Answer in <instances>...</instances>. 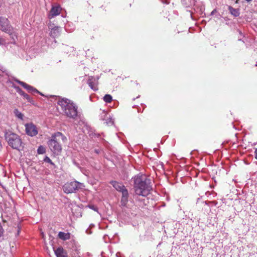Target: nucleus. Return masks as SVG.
<instances>
[{"label":"nucleus","mask_w":257,"mask_h":257,"mask_svg":"<svg viewBox=\"0 0 257 257\" xmlns=\"http://www.w3.org/2000/svg\"><path fill=\"white\" fill-rule=\"evenodd\" d=\"M151 181L146 176H137L134 180V188L137 195L147 196L152 190Z\"/></svg>","instance_id":"f257e3e1"},{"label":"nucleus","mask_w":257,"mask_h":257,"mask_svg":"<svg viewBox=\"0 0 257 257\" xmlns=\"http://www.w3.org/2000/svg\"><path fill=\"white\" fill-rule=\"evenodd\" d=\"M67 141L66 137L60 132L53 134L51 139L48 142V146L51 151L55 154L59 155L62 150V144Z\"/></svg>","instance_id":"f03ea898"},{"label":"nucleus","mask_w":257,"mask_h":257,"mask_svg":"<svg viewBox=\"0 0 257 257\" xmlns=\"http://www.w3.org/2000/svg\"><path fill=\"white\" fill-rule=\"evenodd\" d=\"M58 104L67 116L74 118L77 116V106L70 100L62 99L59 100Z\"/></svg>","instance_id":"7ed1b4c3"},{"label":"nucleus","mask_w":257,"mask_h":257,"mask_svg":"<svg viewBox=\"0 0 257 257\" xmlns=\"http://www.w3.org/2000/svg\"><path fill=\"white\" fill-rule=\"evenodd\" d=\"M5 137L9 145L13 149L19 151L23 150L24 146L20 137L11 131L5 133Z\"/></svg>","instance_id":"20e7f679"},{"label":"nucleus","mask_w":257,"mask_h":257,"mask_svg":"<svg viewBox=\"0 0 257 257\" xmlns=\"http://www.w3.org/2000/svg\"><path fill=\"white\" fill-rule=\"evenodd\" d=\"M110 183L117 191L121 192V205L123 206H125L128 202V191L122 183L116 181H112Z\"/></svg>","instance_id":"39448f33"},{"label":"nucleus","mask_w":257,"mask_h":257,"mask_svg":"<svg viewBox=\"0 0 257 257\" xmlns=\"http://www.w3.org/2000/svg\"><path fill=\"white\" fill-rule=\"evenodd\" d=\"M82 183L74 181L70 182H67L63 186V190L65 193L69 194L78 190L84 187Z\"/></svg>","instance_id":"423d86ee"},{"label":"nucleus","mask_w":257,"mask_h":257,"mask_svg":"<svg viewBox=\"0 0 257 257\" xmlns=\"http://www.w3.org/2000/svg\"><path fill=\"white\" fill-rule=\"evenodd\" d=\"M0 30L10 35L13 34V29L10 26L9 21L7 18L0 17Z\"/></svg>","instance_id":"0eeeda50"},{"label":"nucleus","mask_w":257,"mask_h":257,"mask_svg":"<svg viewBox=\"0 0 257 257\" xmlns=\"http://www.w3.org/2000/svg\"><path fill=\"white\" fill-rule=\"evenodd\" d=\"M62 11V8L59 5L55 6H52L50 14L49 15V18L52 19L60 14Z\"/></svg>","instance_id":"6e6552de"},{"label":"nucleus","mask_w":257,"mask_h":257,"mask_svg":"<svg viewBox=\"0 0 257 257\" xmlns=\"http://www.w3.org/2000/svg\"><path fill=\"white\" fill-rule=\"evenodd\" d=\"M26 131L27 135L35 136L38 134V131L35 125L30 123L26 125Z\"/></svg>","instance_id":"1a4fd4ad"},{"label":"nucleus","mask_w":257,"mask_h":257,"mask_svg":"<svg viewBox=\"0 0 257 257\" xmlns=\"http://www.w3.org/2000/svg\"><path fill=\"white\" fill-rule=\"evenodd\" d=\"M19 84H20L22 86H23L24 88L27 89L28 92H37V93H40L38 90H37L36 88H34L33 86L29 85V84H27L26 83L19 81H18Z\"/></svg>","instance_id":"9d476101"},{"label":"nucleus","mask_w":257,"mask_h":257,"mask_svg":"<svg viewBox=\"0 0 257 257\" xmlns=\"http://www.w3.org/2000/svg\"><path fill=\"white\" fill-rule=\"evenodd\" d=\"M55 253L57 257H67L66 252L62 247H58L55 250Z\"/></svg>","instance_id":"9b49d317"},{"label":"nucleus","mask_w":257,"mask_h":257,"mask_svg":"<svg viewBox=\"0 0 257 257\" xmlns=\"http://www.w3.org/2000/svg\"><path fill=\"white\" fill-rule=\"evenodd\" d=\"M60 35V31L59 27L57 26H55L54 28H51V30L50 32L51 36L53 38L57 37Z\"/></svg>","instance_id":"f8f14e48"},{"label":"nucleus","mask_w":257,"mask_h":257,"mask_svg":"<svg viewBox=\"0 0 257 257\" xmlns=\"http://www.w3.org/2000/svg\"><path fill=\"white\" fill-rule=\"evenodd\" d=\"M58 237L63 240H66L70 239V233H65L64 232L60 231L58 233Z\"/></svg>","instance_id":"ddd939ff"},{"label":"nucleus","mask_w":257,"mask_h":257,"mask_svg":"<svg viewBox=\"0 0 257 257\" xmlns=\"http://www.w3.org/2000/svg\"><path fill=\"white\" fill-rule=\"evenodd\" d=\"M95 79L93 77H89L88 80V84L89 87L94 90H97V86L95 85Z\"/></svg>","instance_id":"4468645a"},{"label":"nucleus","mask_w":257,"mask_h":257,"mask_svg":"<svg viewBox=\"0 0 257 257\" xmlns=\"http://www.w3.org/2000/svg\"><path fill=\"white\" fill-rule=\"evenodd\" d=\"M228 10L229 12L234 17H238L239 15V10L232 7L231 6L228 7Z\"/></svg>","instance_id":"2eb2a0df"},{"label":"nucleus","mask_w":257,"mask_h":257,"mask_svg":"<svg viewBox=\"0 0 257 257\" xmlns=\"http://www.w3.org/2000/svg\"><path fill=\"white\" fill-rule=\"evenodd\" d=\"M103 100L106 103H110L112 100V97L110 94H105L103 97Z\"/></svg>","instance_id":"dca6fc26"},{"label":"nucleus","mask_w":257,"mask_h":257,"mask_svg":"<svg viewBox=\"0 0 257 257\" xmlns=\"http://www.w3.org/2000/svg\"><path fill=\"white\" fill-rule=\"evenodd\" d=\"M14 113L17 117H18L19 118H20L21 119H23V114L20 112L18 109H15Z\"/></svg>","instance_id":"f3484780"},{"label":"nucleus","mask_w":257,"mask_h":257,"mask_svg":"<svg viewBox=\"0 0 257 257\" xmlns=\"http://www.w3.org/2000/svg\"><path fill=\"white\" fill-rule=\"evenodd\" d=\"M37 151L38 154H43L45 153V148L41 146L38 148Z\"/></svg>","instance_id":"a211bd4d"},{"label":"nucleus","mask_w":257,"mask_h":257,"mask_svg":"<svg viewBox=\"0 0 257 257\" xmlns=\"http://www.w3.org/2000/svg\"><path fill=\"white\" fill-rule=\"evenodd\" d=\"M24 98L26 99H27L29 102H31V103H32L33 102V100L32 99H31V98L30 97V96L29 95H28L27 94H25V97H24Z\"/></svg>","instance_id":"6ab92c4d"},{"label":"nucleus","mask_w":257,"mask_h":257,"mask_svg":"<svg viewBox=\"0 0 257 257\" xmlns=\"http://www.w3.org/2000/svg\"><path fill=\"white\" fill-rule=\"evenodd\" d=\"M88 207L89 208H90V209H92V210H94V211H97L98 209H97V207H96V206H94V205H89L88 206Z\"/></svg>","instance_id":"aec40b11"},{"label":"nucleus","mask_w":257,"mask_h":257,"mask_svg":"<svg viewBox=\"0 0 257 257\" xmlns=\"http://www.w3.org/2000/svg\"><path fill=\"white\" fill-rule=\"evenodd\" d=\"M44 161L46 162H47L48 163H50L51 164H52L51 160L48 157H46L45 159H44Z\"/></svg>","instance_id":"412c9836"},{"label":"nucleus","mask_w":257,"mask_h":257,"mask_svg":"<svg viewBox=\"0 0 257 257\" xmlns=\"http://www.w3.org/2000/svg\"><path fill=\"white\" fill-rule=\"evenodd\" d=\"M18 92L21 95L23 96V97H25V94H26V93H25L23 90H22L20 89H19Z\"/></svg>","instance_id":"4be33fe9"},{"label":"nucleus","mask_w":257,"mask_h":257,"mask_svg":"<svg viewBox=\"0 0 257 257\" xmlns=\"http://www.w3.org/2000/svg\"><path fill=\"white\" fill-rule=\"evenodd\" d=\"M4 42V40L2 38H0V45L3 44Z\"/></svg>","instance_id":"5701e85b"},{"label":"nucleus","mask_w":257,"mask_h":257,"mask_svg":"<svg viewBox=\"0 0 257 257\" xmlns=\"http://www.w3.org/2000/svg\"><path fill=\"white\" fill-rule=\"evenodd\" d=\"M0 70L1 71H2L3 72L5 71V69L3 66H0Z\"/></svg>","instance_id":"b1692460"},{"label":"nucleus","mask_w":257,"mask_h":257,"mask_svg":"<svg viewBox=\"0 0 257 257\" xmlns=\"http://www.w3.org/2000/svg\"><path fill=\"white\" fill-rule=\"evenodd\" d=\"M255 158L257 160V149L255 150Z\"/></svg>","instance_id":"393cba45"},{"label":"nucleus","mask_w":257,"mask_h":257,"mask_svg":"<svg viewBox=\"0 0 257 257\" xmlns=\"http://www.w3.org/2000/svg\"><path fill=\"white\" fill-rule=\"evenodd\" d=\"M245 1H246L247 2H250L252 0H245Z\"/></svg>","instance_id":"a878e982"},{"label":"nucleus","mask_w":257,"mask_h":257,"mask_svg":"<svg viewBox=\"0 0 257 257\" xmlns=\"http://www.w3.org/2000/svg\"><path fill=\"white\" fill-rule=\"evenodd\" d=\"M238 1H239V0H236V1H235V3H236V4H237V3H238Z\"/></svg>","instance_id":"bb28decb"}]
</instances>
